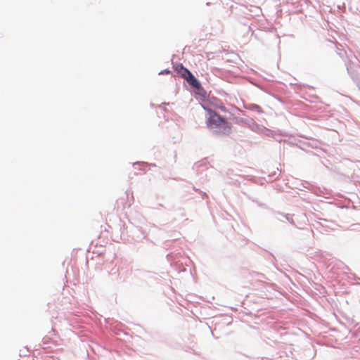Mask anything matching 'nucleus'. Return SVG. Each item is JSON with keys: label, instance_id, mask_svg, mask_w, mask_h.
Listing matches in <instances>:
<instances>
[{"label": "nucleus", "instance_id": "f257e3e1", "mask_svg": "<svg viewBox=\"0 0 360 360\" xmlns=\"http://www.w3.org/2000/svg\"><path fill=\"white\" fill-rule=\"evenodd\" d=\"M207 124L208 127L215 126L216 127H222L225 133H229L231 130L230 124L226 121L216 112L208 109L207 110Z\"/></svg>", "mask_w": 360, "mask_h": 360}, {"label": "nucleus", "instance_id": "f03ea898", "mask_svg": "<svg viewBox=\"0 0 360 360\" xmlns=\"http://www.w3.org/2000/svg\"><path fill=\"white\" fill-rule=\"evenodd\" d=\"M177 71L178 73L181 75V76L184 78L191 86L195 89H199L200 87V82L187 68L181 65L177 68Z\"/></svg>", "mask_w": 360, "mask_h": 360}]
</instances>
